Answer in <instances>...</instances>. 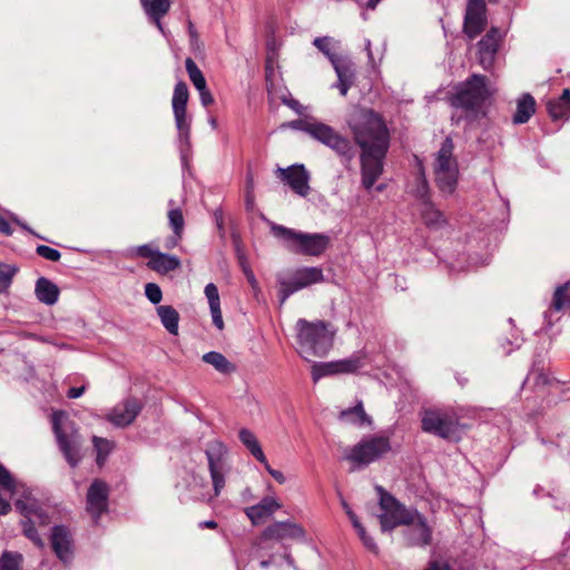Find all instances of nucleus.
<instances>
[{"label":"nucleus","mask_w":570,"mask_h":570,"mask_svg":"<svg viewBox=\"0 0 570 570\" xmlns=\"http://www.w3.org/2000/svg\"><path fill=\"white\" fill-rule=\"evenodd\" d=\"M108 501L109 485L100 479H95L87 491L86 511L96 523L108 511Z\"/></svg>","instance_id":"nucleus-15"},{"label":"nucleus","mask_w":570,"mask_h":570,"mask_svg":"<svg viewBox=\"0 0 570 570\" xmlns=\"http://www.w3.org/2000/svg\"><path fill=\"white\" fill-rule=\"evenodd\" d=\"M391 442L387 436L373 435L362 439L356 443L346 455L354 468L366 466L391 451Z\"/></svg>","instance_id":"nucleus-9"},{"label":"nucleus","mask_w":570,"mask_h":570,"mask_svg":"<svg viewBox=\"0 0 570 570\" xmlns=\"http://www.w3.org/2000/svg\"><path fill=\"white\" fill-rule=\"evenodd\" d=\"M52 430L57 439L59 450L71 468H76L82 460L81 439L72 422H68L62 411L53 412Z\"/></svg>","instance_id":"nucleus-5"},{"label":"nucleus","mask_w":570,"mask_h":570,"mask_svg":"<svg viewBox=\"0 0 570 570\" xmlns=\"http://www.w3.org/2000/svg\"><path fill=\"white\" fill-rule=\"evenodd\" d=\"M277 177L286 183L294 193L305 197L309 193V176L303 165H292L287 168H278Z\"/></svg>","instance_id":"nucleus-21"},{"label":"nucleus","mask_w":570,"mask_h":570,"mask_svg":"<svg viewBox=\"0 0 570 570\" xmlns=\"http://www.w3.org/2000/svg\"><path fill=\"white\" fill-rule=\"evenodd\" d=\"M21 490L20 498L16 500V509L23 515L24 519L36 518L39 520L40 525L49 523L46 513L39 507L38 501L32 497L31 491L18 483V493Z\"/></svg>","instance_id":"nucleus-24"},{"label":"nucleus","mask_w":570,"mask_h":570,"mask_svg":"<svg viewBox=\"0 0 570 570\" xmlns=\"http://www.w3.org/2000/svg\"><path fill=\"white\" fill-rule=\"evenodd\" d=\"M422 430L442 439H456L461 429L454 413L442 410H425L422 413Z\"/></svg>","instance_id":"nucleus-11"},{"label":"nucleus","mask_w":570,"mask_h":570,"mask_svg":"<svg viewBox=\"0 0 570 570\" xmlns=\"http://www.w3.org/2000/svg\"><path fill=\"white\" fill-rule=\"evenodd\" d=\"M141 4L156 27L164 32L161 18L169 11L171 4L170 0H141Z\"/></svg>","instance_id":"nucleus-29"},{"label":"nucleus","mask_w":570,"mask_h":570,"mask_svg":"<svg viewBox=\"0 0 570 570\" xmlns=\"http://www.w3.org/2000/svg\"><path fill=\"white\" fill-rule=\"evenodd\" d=\"M256 439H257L256 435L250 430H248V429L239 430V440L245 446H248V444H250Z\"/></svg>","instance_id":"nucleus-50"},{"label":"nucleus","mask_w":570,"mask_h":570,"mask_svg":"<svg viewBox=\"0 0 570 570\" xmlns=\"http://www.w3.org/2000/svg\"><path fill=\"white\" fill-rule=\"evenodd\" d=\"M36 253L40 257L50 262H58L61 258V253L58 249L47 245H38L36 247Z\"/></svg>","instance_id":"nucleus-43"},{"label":"nucleus","mask_w":570,"mask_h":570,"mask_svg":"<svg viewBox=\"0 0 570 570\" xmlns=\"http://www.w3.org/2000/svg\"><path fill=\"white\" fill-rule=\"evenodd\" d=\"M188 99V87L183 80H179L174 88L171 107L176 128L181 135H185L186 137H188L190 132V120L187 115Z\"/></svg>","instance_id":"nucleus-16"},{"label":"nucleus","mask_w":570,"mask_h":570,"mask_svg":"<svg viewBox=\"0 0 570 570\" xmlns=\"http://www.w3.org/2000/svg\"><path fill=\"white\" fill-rule=\"evenodd\" d=\"M487 6L484 0H468L463 32L470 39L480 35L487 26Z\"/></svg>","instance_id":"nucleus-18"},{"label":"nucleus","mask_w":570,"mask_h":570,"mask_svg":"<svg viewBox=\"0 0 570 570\" xmlns=\"http://www.w3.org/2000/svg\"><path fill=\"white\" fill-rule=\"evenodd\" d=\"M156 311L163 326L168 331V333L177 335L179 330L178 312L170 305H159Z\"/></svg>","instance_id":"nucleus-31"},{"label":"nucleus","mask_w":570,"mask_h":570,"mask_svg":"<svg viewBox=\"0 0 570 570\" xmlns=\"http://www.w3.org/2000/svg\"><path fill=\"white\" fill-rule=\"evenodd\" d=\"M282 503L274 497H265L257 504L245 508L244 512L254 525H258L271 518Z\"/></svg>","instance_id":"nucleus-25"},{"label":"nucleus","mask_w":570,"mask_h":570,"mask_svg":"<svg viewBox=\"0 0 570 570\" xmlns=\"http://www.w3.org/2000/svg\"><path fill=\"white\" fill-rule=\"evenodd\" d=\"M285 126L286 125H283V127ZM287 126L307 134L313 139L334 150L337 156L347 163L355 157L353 142L326 124L298 119L289 122Z\"/></svg>","instance_id":"nucleus-4"},{"label":"nucleus","mask_w":570,"mask_h":570,"mask_svg":"<svg viewBox=\"0 0 570 570\" xmlns=\"http://www.w3.org/2000/svg\"><path fill=\"white\" fill-rule=\"evenodd\" d=\"M273 233L285 242L291 252L302 255L320 256L330 245V237L325 234H307L285 226H274Z\"/></svg>","instance_id":"nucleus-6"},{"label":"nucleus","mask_w":570,"mask_h":570,"mask_svg":"<svg viewBox=\"0 0 570 570\" xmlns=\"http://www.w3.org/2000/svg\"><path fill=\"white\" fill-rule=\"evenodd\" d=\"M205 295L208 299L209 306L220 304L218 288L214 283H209L205 286Z\"/></svg>","instance_id":"nucleus-45"},{"label":"nucleus","mask_w":570,"mask_h":570,"mask_svg":"<svg viewBox=\"0 0 570 570\" xmlns=\"http://www.w3.org/2000/svg\"><path fill=\"white\" fill-rule=\"evenodd\" d=\"M360 539L362 540L363 544L372 552H377V546L373 541V539L367 535L366 531L364 530V534H358Z\"/></svg>","instance_id":"nucleus-52"},{"label":"nucleus","mask_w":570,"mask_h":570,"mask_svg":"<svg viewBox=\"0 0 570 570\" xmlns=\"http://www.w3.org/2000/svg\"><path fill=\"white\" fill-rule=\"evenodd\" d=\"M376 491L380 495L382 512L379 518L383 531H391L399 525H410L413 522L417 510L407 509L380 485L376 487Z\"/></svg>","instance_id":"nucleus-8"},{"label":"nucleus","mask_w":570,"mask_h":570,"mask_svg":"<svg viewBox=\"0 0 570 570\" xmlns=\"http://www.w3.org/2000/svg\"><path fill=\"white\" fill-rule=\"evenodd\" d=\"M22 556L4 551L0 556V570H21Z\"/></svg>","instance_id":"nucleus-40"},{"label":"nucleus","mask_w":570,"mask_h":570,"mask_svg":"<svg viewBox=\"0 0 570 570\" xmlns=\"http://www.w3.org/2000/svg\"><path fill=\"white\" fill-rule=\"evenodd\" d=\"M304 529L291 521H277L267 525L261 533L259 541H284L287 539H303Z\"/></svg>","instance_id":"nucleus-19"},{"label":"nucleus","mask_w":570,"mask_h":570,"mask_svg":"<svg viewBox=\"0 0 570 570\" xmlns=\"http://www.w3.org/2000/svg\"><path fill=\"white\" fill-rule=\"evenodd\" d=\"M494 92L495 88L489 83L485 76L473 73L454 86L448 100L452 107L463 109L468 115L478 118L479 115H484L482 108Z\"/></svg>","instance_id":"nucleus-3"},{"label":"nucleus","mask_w":570,"mask_h":570,"mask_svg":"<svg viewBox=\"0 0 570 570\" xmlns=\"http://www.w3.org/2000/svg\"><path fill=\"white\" fill-rule=\"evenodd\" d=\"M284 559L286 560V562L289 564V566H294V560L292 558V556L289 553H284Z\"/></svg>","instance_id":"nucleus-63"},{"label":"nucleus","mask_w":570,"mask_h":570,"mask_svg":"<svg viewBox=\"0 0 570 570\" xmlns=\"http://www.w3.org/2000/svg\"><path fill=\"white\" fill-rule=\"evenodd\" d=\"M347 515H348L353 527L357 531V534H364V527L360 522L357 515L352 510H347Z\"/></svg>","instance_id":"nucleus-53"},{"label":"nucleus","mask_w":570,"mask_h":570,"mask_svg":"<svg viewBox=\"0 0 570 570\" xmlns=\"http://www.w3.org/2000/svg\"><path fill=\"white\" fill-rule=\"evenodd\" d=\"M547 110L553 120L570 117V89H563L558 98L548 100Z\"/></svg>","instance_id":"nucleus-27"},{"label":"nucleus","mask_w":570,"mask_h":570,"mask_svg":"<svg viewBox=\"0 0 570 570\" xmlns=\"http://www.w3.org/2000/svg\"><path fill=\"white\" fill-rule=\"evenodd\" d=\"M36 296L39 302L46 305H53L59 298L58 286L46 277H40L36 283Z\"/></svg>","instance_id":"nucleus-30"},{"label":"nucleus","mask_w":570,"mask_h":570,"mask_svg":"<svg viewBox=\"0 0 570 570\" xmlns=\"http://www.w3.org/2000/svg\"><path fill=\"white\" fill-rule=\"evenodd\" d=\"M186 71L188 77L196 89H204V86H207L206 79L198 68L197 63L193 58L188 57L185 60Z\"/></svg>","instance_id":"nucleus-38"},{"label":"nucleus","mask_w":570,"mask_h":570,"mask_svg":"<svg viewBox=\"0 0 570 570\" xmlns=\"http://www.w3.org/2000/svg\"><path fill=\"white\" fill-rule=\"evenodd\" d=\"M245 275L248 279V282L252 284V285H256L257 282H256V278H255V275L252 271V268H245Z\"/></svg>","instance_id":"nucleus-58"},{"label":"nucleus","mask_w":570,"mask_h":570,"mask_svg":"<svg viewBox=\"0 0 570 570\" xmlns=\"http://www.w3.org/2000/svg\"><path fill=\"white\" fill-rule=\"evenodd\" d=\"M362 367L361 356H351L348 358L331 362H315L311 366V375L314 382L325 376L340 374H354Z\"/></svg>","instance_id":"nucleus-14"},{"label":"nucleus","mask_w":570,"mask_h":570,"mask_svg":"<svg viewBox=\"0 0 570 570\" xmlns=\"http://www.w3.org/2000/svg\"><path fill=\"white\" fill-rule=\"evenodd\" d=\"M210 315L213 320V324L217 327V330L223 331L225 327L220 304L209 306Z\"/></svg>","instance_id":"nucleus-46"},{"label":"nucleus","mask_w":570,"mask_h":570,"mask_svg":"<svg viewBox=\"0 0 570 570\" xmlns=\"http://www.w3.org/2000/svg\"><path fill=\"white\" fill-rule=\"evenodd\" d=\"M502 36L498 28H491L478 42V60L483 69L489 70L495 60Z\"/></svg>","instance_id":"nucleus-22"},{"label":"nucleus","mask_w":570,"mask_h":570,"mask_svg":"<svg viewBox=\"0 0 570 570\" xmlns=\"http://www.w3.org/2000/svg\"><path fill=\"white\" fill-rule=\"evenodd\" d=\"M50 542L57 558L62 562L71 560L73 541L70 530L66 525H55L51 530Z\"/></svg>","instance_id":"nucleus-23"},{"label":"nucleus","mask_w":570,"mask_h":570,"mask_svg":"<svg viewBox=\"0 0 570 570\" xmlns=\"http://www.w3.org/2000/svg\"><path fill=\"white\" fill-rule=\"evenodd\" d=\"M338 417L343 422L360 425L371 423V417L365 413L362 401H357V403L353 407H348L346 410L341 411Z\"/></svg>","instance_id":"nucleus-33"},{"label":"nucleus","mask_w":570,"mask_h":570,"mask_svg":"<svg viewBox=\"0 0 570 570\" xmlns=\"http://www.w3.org/2000/svg\"><path fill=\"white\" fill-rule=\"evenodd\" d=\"M254 205V199H253V196L250 194L247 195V207L248 208H252Z\"/></svg>","instance_id":"nucleus-64"},{"label":"nucleus","mask_w":570,"mask_h":570,"mask_svg":"<svg viewBox=\"0 0 570 570\" xmlns=\"http://www.w3.org/2000/svg\"><path fill=\"white\" fill-rule=\"evenodd\" d=\"M238 261H239V265L244 273H245V268H250L245 255L238 254Z\"/></svg>","instance_id":"nucleus-61"},{"label":"nucleus","mask_w":570,"mask_h":570,"mask_svg":"<svg viewBox=\"0 0 570 570\" xmlns=\"http://www.w3.org/2000/svg\"><path fill=\"white\" fill-rule=\"evenodd\" d=\"M422 219L429 228H440L446 223L444 215L431 204L422 212Z\"/></svg>","instance_id":"nucleus-35"},{"label":"nucleus","mask_w":570,"mask_h":570,"mask_svg":"<svg viewBox=\"0 0 570 570\" xmlns=\"http://www.w3.org/2000/svg\"><path fill=\"white\" fill-rule=\"evenodd\" d=\"M145 295L153 304H159L163 299V292L156 283L146 284Z\"/></svg>","instance_id":"nucleus-44"},{"label":"nucleus","mask_w":570,"mask_h":570,"mask_svg":"<svg viewBox=\"0 0 570 570\" xmlns=\"http://www.w3.org/2000/svg\"><path fill=\"white\" fill-rule=\"evenodd\" d=\"M273 563V557H269V559L267 560H262L259 562V566L263 568V569H267L268 567H271V564Z\"/></svg>","instance_id":"nucleus-62"},{"label":"nucleus","mask_w":570,"mask_h":570,"mask_svg":"<svg viewBox=\"0 0 570 570\" xmlns=\"http://www.w3.org/2000/svg\"><path fill=\"white\" fill-rule=\"evenodd\" d=\"M381 1L382 0H367V2L365 3V10H375Z\"/></svg>","instance_id":"nucleus-60"},{"label":"nucleus","mask_w":570,"mask_h":570,"mask_svg":"<svg viewBox=\"0 0 570 570\" xmlns=\"http://www.w3.org/2000/svg\"><path fill=\"white\" fill-rule=\"evenodd\" d=\"M188 35L190 37V41L196 43L198 41V32L194 26V23L191 22V20H188Z\"/></svg>","instance_id":"nucleus-57"},{"label":"nucleus","mask_w":570,"mask_h":570,"mask_svg":"<svg viewBox=\"0 0 570 570\" xmlns=\"http://www.w3.org/2000/svg\"><path fill=\"white\" fill-rule=\"evenodd\" d=\"M404 531V540L407 547H426L432 542V528L429 525L426 518L416 511L413 522L406 525Z\"/></svg>","instance_id":"nucleus-20"},{"label":"nucleus","mask_w":570,"mask_h":570,"mask_svg":"<svg viewBox=\"0 0 570 570\" xmlns=\"http://www.w3.org/2000/svg\"><path fill=\"white\" fill-rule=\"evenodd\" d=\"M0 233L7 236H10L13 233L11 224L7 218L0 215Z\"/></svg>","instance_id":"nucleus-54"},{"label":"nucleus","mask_w":570,"mask_h":570,"mask_svg":"<svg viewBox=\"0 0 570 570\" xmlns=\"http://www.w3.org/2000/svg\"><path fill=\"white\" fill-rule=\"evenodd\" d=\"M336 330L327 322H309L299 318L296 322L298 353L306 361L323 357L333 347Z\"/></svg>","instance_id":"nucleus-2"},{"label":"nucleus","mask_w":570,"mask_h":570,"mask_svg":"<svg viewBox=\"0 0 570 570\" xmlns=\"http://www.w3.org/2000/svg\"><path fill=\"white\" fill-rule=\"evenodd\" d=\"M313 45L322 51L332 62V57L337 58V53L332 51V41L328 37H318L315 38Z\"/></svg>","instance_id":"nucleus-42"},{"label":"nucleus","mask_w":570,"mask_h":570,"mask_svg":"<svg viewBox=\"0 0 570 570\" xmlns=\"http://www.w3.org/2000/svg\"><path fill=\"white\" fill-rule=\"evenodd\" d=\"M202 358L205 363L212 365L217 372L222 374H232L236 371V365L228 361L219 352H208L204 354Z\"/></svg>","instance_id":"nucleus-32"},{"label":"nucleus","mask_w":570,"mask_h":570,"mask_svg":"<svg viewBox=\"0 0 570 570\" xmlns=\"http://www.w3.org/2000/svg\"><path fill=\"white\" fill-rule=\"evenodd\" d=\"M22 528V533L35 543L38 548H45V542L40 534L38 533L35 524V520L32 518L23 519L20 522Z\"/></svg>","instance_id":"nucleus-39"},{"label":"nucleus","mask_w":570,"mask_h":570,"mask_svg":"<svg viewBox=\"0 0 570 570\" xmlns=\"http://www.w3.org/2000/svg\"><path fill=\"white\" fill-rule=\"evenodd\" d=\"M246 448L258 462L266 463L267 459L257 439L253 441L250 444H248V446Z\"/></svg>","instance_id":"nucleus-47"},{"label":"nucleus","mask_w":570,"mask_h":570,"mask_svg":"<svg viewBox=\"0 0 570 570\" xmlns=\"http://www.w3.org/2000/svg\"><path fill=\"white\" fill-rule=\"evenodd\" d=\"M200 528L216 529L217 522L214 520H207L199 523Z\"/></svg>","instance_id":"nucleus-59"},{"label":"nucleus","mask_w":570,"mask_h":570,"mask_svg":"<svg viewBox=\"0 0 570 570\" xmlns=\"http://www.w3.org/2000/svg\"><path fill=\"white\" fill-rule=\"evenodd\" d=\"M203 106L208 107L214 104V97L207 86L204 89H197Z\"/></svg>","instance_id":"nucleus-49"},{"label":"nucleus","mask_w":570,"mask_h":570,"mask_svg":"<svg viewBox=\"0 0 570 570\" xmlns=\"http://www.w3.org/2000/svg\"><path fill=\"white\" fill-rule=\"evenodd\" d=\"M332 65L337 75V89L342 96H346L355 80V68L353 62L343 56L332 57Z\"/></svg>","instance_id":"nucleus-26"},{"label":"nucleus","mask_w":570,"mask_h":570,"mask_svg":"<svg viewBox=\"0 0 570 570\" xmlns=\"http://www.w3.org/2000/svg\"><path fill=\"white\" fill-rule=\"evenodd\" d=\"M324 273L321 267H302L294 271L291 275H279V301L284 304L286 299L295 292L308 287L311 285L322 283Z\"/></svg>","instance_id":"nucleus-10"},{"label":"nucleus","mask_w":570,"mask_h":570,"mask_svg":"<svg viewBox=\"0 0 570 570\" xmlns=\"http://www.w3.org/2000/svg\"><path fill=\"white\" fill-rule=\"evenodd\" d=\"M16 272L17 268L14 266L0 263V293L6 292L10 287Z\"/></svg>","instance_id":"nucleus-41"},{"label":"nucleus","mask_w":570,"mask_h":570,"mask_svg":"<svg viewBox=\"0 0 570 570\" xmlns=\"http://www.w3.org/2000/svg\"><path fill=\"white\" fill-rule=\"evenodd\" d=\"M169 210L167 213L168 225L171 232L184 234L185 230V218L180 207L176 205V202L170 199L168 202Z\"/></svg>","instance_id":"nucleus-34"},{"label":"nucleus","mask_w":570,"mask_h":570,"mask_svg":"<svg viewBox=\"0 0 570 570\" xmlns=\"http://www.w3.org/2000/svg\"><path fill=\"white\" fill-rule=\"evenodd\" d=\"M346 126L361 149L362 185L370 190L383 173L390 148L391 132L384 117L372 108L354 106L346 116Z\"/></svg>","instance_id":"nucleus-1"},{"label":"nucleus","mask_w":570,"mask_h":570,"mask_svg":"<svg viewBox=\"0 0 570 570\" xmlns=\"http://www.w3.org/2000/svg\"><path fill=\"white\" fill-rule=\"evenodd\" d=\"M183 237H184V234L173 232V234L170 236H168L165 240V244H164L165 248L168 250L176 248L181 243Z\"/></svg>","instance_id":"nucleus-48"},{"label":"nucleus","mask_w":570,"mask_h":570,"mask_svg":"<svg viewBox=\"0 0 570 570\" xmlns=\"http://www.w3.org/2000/svg\"><path fill=\"white\" fill-rule=\"evenodd\" d=\"M265 469L267 470V472L281 484H283L286 479L284 476V474L278 471V470H274L272 469V466L269 465L268 461L266 460V463H263Z\"/></svg>","instance_id":"nucleus-51"},{"label":"nucleus","mask_w":570,"mask_h":570,"mask_svg":"<svg viewBox=\"0 0 570 570\" xmlns=\"http://www.w3.org/2000/svg\"><path fill=\"white\" fill-rule=\"evenodd\" d=\"M454 145L450 137H446L434 160V175L439 189L445 194L454 193L459 178V166L453 156Z\"/></svg>","instance_id":"nucleus-7"},{"label":"nucleus","mask_w":570,"mask_h":570,"mask_svg":"<svg viewBox=\"0 0 570 570\" xmlns=\"http://www.w3.org/2000/svg\"><path fill=\"white\" fill-rule=\"evenodd\" d=\"M535 112V100L530 94L521 95L517 100V109L512 117L515 125L525 124Z\"/></svg>","instance_id":"nucleus-28"},{"label":"nucleus","mask_w":570,"mask_h":570,"mask_svg":"<svg viewBox=\"0 0 570 570\" xmlns=\"http://www.w3.org/2000/svg\"><path fill=\"white\" fill-rule=\"evenodd\" d=\"M214 493L218 497L225 487V475L228 471L226 463L227 449L220 441H213L205 450Z\"/></svg>","instance_id":"nucleus-13"},{"label":"nucleus","mask_w":570,"mask_h":570,"mask_svg":"<svg viewBox=\"0 0 570 570\" xmlns=\"http://www.w3.org/2000/svg\"><path fill=\"white\" fill-rule=\"evenodd\" d=\"M570 283L567 282L563 285H560L556 288L553 294V299L551 303V307L559 312L566 308H570V293H569Z\"/></svg>","instance_id":"nucleus-37"},{"label":"nucleus","mask_w":570,"mask_h":570,"mask_svg":"<svg viewBox=\"0 0 570 570\" xmlns=\"http://www.w3.org/2000/svg\"><path fill=\"white\" fill-rule=\"evenodd\" d=\"M142 403L137 397L129 396L114 406L106 415L108 422L117 428H126L135 422L142 411Z\"/></svg>","instance_id":"nucleus-17"},{"label":"nucleus","mask_w":570,"mask_h":570,"mask_svg":"<svg viewBox=\"0 0 570 570\" xmlns=\"http://www.w3.org/2000/svg\"><path fill=\"white\" fill-rule=\"evenodd\" d=\"M92 444L97 452V459H96L97 464L99 466H102L105 464L108 455L115 449V443L108 439L94 436Z\"/></svg>","instance_id":"nucleus-36"},{"label":"nucleus","mask_w":570,"mask_h":570,"mask_svg":"<svg viewBox=\"0 0 570 570\" xmlns=\"http://www.w3.org/2000/svg\"><path fill=\"white\" fill-rule=\"evenodd\" d=\"M425 570H453V569L446 562L432 561V562H430L429 567Z\"/></svg>","instance_id":"nucleus-55"},{"label":"nucleus","mask_w":570,"mask_h":570,"mask_svg":"<svg viewBox=\"0 0 570 570\" xmlns=\"http://www.w3.org/2000/svg\"><path fill=\"white\" fill-rule=\"evenodd\" d=\"M132 253L138 257L147 258V267L160 275H166L181 266L179 257L160 252L154 244L136 246Z\"/></svg>","instance_id":"nucleus-12"},{"label":"nucleus","mask_w":570,"mask_h":570,"mask_svg":"<svg viewBox=\"0 0 570 570\" xmlns=\"http://www.w3.org/2000/svg\"><path fill=\"white\" fill-rule=\"evenodd\" d=\"M85 391L86 386L70 387L67 392V396L69 399H78L85 393Z\"/></svg>","instance_id":"nucleus-56"}]
</instances>
